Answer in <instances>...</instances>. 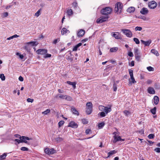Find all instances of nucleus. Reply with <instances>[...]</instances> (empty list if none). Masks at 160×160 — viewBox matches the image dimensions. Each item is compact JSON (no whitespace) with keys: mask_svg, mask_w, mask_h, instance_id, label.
Returning a JSON list of instances; mask_svg holds the SVG:
<instances>
[{"mask_svg":"<svg viewBox=\"0 0 160 160\" xmlns=\"http://www.w3.org/2000/svg\"><path fill=\"white\" fill-rule=\"evenodd\" d=\"M26 44L30 45L32 46H36L38 44V43L37 42H30L26 43Z\"/></svg>","mask_w":160,"mask_h":160,"instance_id":"6ab92c4d","label":"nucleus"},{"mask_svg":"<svg viewBox=\"0 0 160 160\" xmlns=\"http://www.w3.org/2000/svg\"><path fill=\"white\" fill-rule=\"evenodd\" d=\"M106 113L104 112H99L98 114V115H99L100 118H103L105 117L106 116Z\"/></svg>","mask_w":160,"mask_h":160,"instance_id":"cd10ccee","label":"nucleus"},{"mask_svg":"<svg viewBox=\"0 0 160 160\" xmlns=\"http://www.w3.org/2000/svg\"><path fill=\"white\" fill-rule=\"evenodd\" d=\"M117 152L115 150H113L110 151V152H108V157L112 155L115 154Z\"/></svg>","mask_w":160,"mask_h":160,"instance_id":"b1692460","label":"nucleus"},{"mask_svg":"<svg viewBox=\"0 0 160 160\" xmlns=\"http://www.w3.org/2000/svg\"><path fill=\"white\" fill-rule=\"evenodd\" d=\"M23 48L27 52H29L30 50L29 45L28 44H26V43L25 46L23 47Z\"/></svg>","mask_w":160,"mask_h":160,"instance_id":"c85d7f7f","label":"nucleus"},{"mask_svg":"<svg viewBox=\"0 0 160 160\" xmlns=\"http://www.w3.org/2000/svg\"><path fill=\"white\" fill-rule=\"evenodd\" d=\"M50 112V110L49 109H47L45 111L42 112V114H44V115H46L48 113H49Z\"/></svg>","mask_w":160,"mask_h":160,"instance_id":"72a5a7b5","label":"nucleus"},{"mask_svg":"<svg viewBox=\"0 0 160 160\" xmlns=\"http://www.w3.org/2000/svg\"><path fill=\"white\" fill-rule=\"evenodd\" d=\"M147 70L149 71H153L154 70V68L151 66L147 67Z\"/></svg>","mask_w":160,"mask_h":160,"instance_id":"79ce46f5","label":"nucleus"},{"mask_svg":"<svg viewBox=\"0 0 160 160\" xmlns=\"http://www.w3.org/2000/svg\"><path fill=\"white\" fill-rule=\"evenodd\" d=\"M45 54V56H44V58H50L51 57V54L47 53Z\"/></svg>","mask_w":160,"mask_h":160,"instance_id":"6e6d98bb","label":"nucleus"},{"mask_svg":"<svg viewBox=\"0 0 160 160\" xmlns=\"http://www.w3.org/2000/svg\"><path fill=\"white\" fill-rule=\"evenodd\" d=\"M7 156V154L4 153L2 155L0 156V160H2L5 159Z\"/></svg>","mask_w":160,"mask_h":160,"instance_id":"473e14b6","label":"nucleus"},{"mask_svg":"<svg viewBox=\"0 0 160 160\" xmlns=\"http://www.w3.org/2000/svg\"><path fill=\"white\" fill-rule=\"evenodd\" d=\"M157 3L154 1H151L148 3V7L150 9H154L156 8L157 6Z\"/></svg>","mask_w":160,"mask_h":160,"instance_id":"423d86ee","label":"nucleus"},{"mask_svg":"<svg viewBox=\"0 0 160 160\" xmlns=\"http://www.w3.org/2000/svg\"><path fill=\"white\" fill-rule=\"evenodd\" d=\"M85 34V31L81 29L79 31L78 33V36L79 37H82Z\"/></svg>","mask_w":160,"mask_h":160,"instance_id":"a211bd4d","label":"nucleus"},{"mask_svg":"<svg viewBox=\"0 0 160 160\" xmlns=\"http://www.w3.org/2000/svg\"><path fill=\"white\" fill-rule=\"evenodd\" d=\"M118 50V48L116 47L111 48L110 50V51L111 52H116Z\"/></svg>","mask_w":160,"mask_h":160,"instance_id":"7c9ffc66","label":"nucleus"},{"mask_svg":"<svg viewBox=\"0 0 160 160\" xmlns=\"http://www.w3.org/2000/svg\"><path fill=\"white\" fill-rule=\"evenodd\" d=\"M141 42L145 46H149V45L151 43L152 41L151 40H149L147 41H145L143 40H141Z\"/></svg>","mask_w":160,"mask_h":160,"instance_id":"9d476101","label":"nucleus"},{"mask_svg":"<svg viewBox=\"0 0 160 160\" xmlns=\"http://www.w3.org/2000/svg\"><path fill=\"white\" fill-rule=\"evenodd\" d=\"M105 123L104 122H102L101 123H99L98 125V128L99 129L102 128L104 126Z\"/></svg>","mask_w":160,"mask_h":160,"instance_id":"c756f323","label":"nucleus"},{"mask_svg":"<svg viewBox=\"0 0 160 160\" xmlns=\"http://www.w3.org/2000/svg\"><path fill=\"white\" fill-rule=\"evenodd\" d=\"M71 110L73 114L77 115V116L79 115V113L78 111L76 110V109L75 108L73 107L72 108Z\"/></svg>","mask_w":160,"mask_h":160,"instance_id":"2eb2a0df","label":"nucleus"},{"mask_svg":"<svg viewBox=\"0 0 160 160\" xmlns=\"http://www.w3.org/2000/svg\"><path fill=\"white\" fill-rule=\"evenodd\" d=\"M151 52L157 56H158L159 55V53L158 51L156 50L155 49H152L151 50Z\"/></svg>","mask_w":160,"mask_h":160,"instance_id":"393cba45","label":"nucleus"},{"mask_svg":"<svg viewBox=\"0 0 160 160\" xmlns=\"http://www.w3.org/2000/svg\"><path fill=\"white\" fill-rule=\"evenodd\" d=\"M60 41V38H58L56 39H55L53 41L52 43L54 44H56L58 42H59Z\"/></svg>","mask_w":160,"mask_h":160,"instance_id":"a18cd8bd","label":"nucleus"},{"mask_svg":"<svg viewBox=\"0 0 160 160\" xmlns=\"http://www.w3.org/2000/svg\"><path fill=\"white\" fill-rule=\"evenodd\" d=\"M18 79L20 81L22 82L23 81V78L21 76H20L18 78Z\"/></svg>","mask_w":160,"mask_h":160,"instance_id":"338daca9","label":"nucleus"},{"mask_svg":"<svg viewBox=\"0 0 160 160\" xmlns=\"http://www.w3.org/2000/svg\"><path fill=\"white\" fill-rule=\"evenodd\" d=\"M15 141H16L18 143H19L20 142H26L23 141L22 140H21V138L20 139H15Z\"/></svg>","mask_w":160,"mask_h":160,"instance_id":"a19ab883","label":"nucleus"},{"mask_svg":"<svg viewBox=\"0 0 160 160\" xmlns=\"http://www.w3.org/2000/svg\"><path fill=\"white\" fill-rule=\"evenodd\" d=\"M123 7L122 4L120 2H117L115 5L114 12L117 14H120L122 11Z\"/></svg>","mask_w":160,"mask_h":160,"instance_id":"f257e3e1","label":"nucleus"},{"mask_svg":"<svg viewBox=\"0 0 160 160\" xmlns=\"http://www.w3.org/2000/svg\"><path fill=\"white\" fill-rule=\"evenodd\" d=\"M148 92L150 94H154L155 92L153 88L149 87L148 89Z\"/></svg>","mask_w":160,"mask_h":160,"instance_id":"ddd939ff","label":"nucleus"},{"mask_svg":"<svg viewBox=\"0 0 160 160\" xmlns=\"http://www.w3.org/2000/svg\"><path fill=\"white\" fill-rule=\"evenodd\" d=\"M111 107L108 108L107 107H106L105 108L104 111L106 114H107L108 113L112 111V109L111 108Z\"/></svg>","mask_w":160,"mask_h":160,"instance_id":"f3484780","label":"nucleus"},{"mask_svg":"<svg viewBox=\"0 0 160 160\" xmlns=\"http://www.w3.org/2000/svg\"><path fill=\"white\" fill-rule=\"evenodd\" d=\"M108 18V16L105 17H102L98 18L97 21L96 22L97 23H102L103 22H105L107 21V19Z\"/></svg>","mask_w":160,"mask_h":160,"instance_id":"0eeeda50","label":"nucleus"},{"mask_svg":"<svg viewBox=\"0 0 160 160\" xmlns=\"http://www.w3.org/2000/svg\"><path fill=\"white\" fill-rule=\"evenodd\" d=\"M16 54L17 55H18L19 56V58L22 59V58H23V56L22 55H21L18 52H17Z\"/></svg>","mask_w":160,"mask_h":160,"instance_id":"13d9d810","label":"nucleus"},{"mask_svg":"<svg viewBox=\"0 0 160 160\" xmlns=\"http://www.w3.org/2000/svg\"><path fill=\"white\" fill-rule=\"evenodd\" d=\"M82 45L81 43H79L75 46L73 48L72 51H76L78 50V47H80Z\"/></svg>","mask_w":160,"mask_h":160,"instance_id":"4be33fe9","label":"nucleus"},{"mask_svg":"<svg viewBox=\"0 0 160 160\" xmlns=\"http://www.w3.org/2000/svg\"><path fill=\"white\" fill-rule=\"evenodd\" d=\"M105 107H106L102 105H100L99 106L98 108L99 110L102 111H103Z\"/></svg>","mask_w":160,"mask_h":160,"instance_id":"e433bc0d","label":"nucleus"},{"mask_svg":"<svg viewBox=\"0 0 160 160\" xmlns=\"http://www.w3.org/2000/svg\"><path fill=\"white\" fill-rule=\"evenodd\" d=\"M129 74L130 77L133 76V70H132L130 69H129Z\"/></svg>","mask_w":160,"mask_h":160,"instance_id":"09e8293b","label":"nucleus"},{"mask_svg":"<svg viewBox=\"0 0 160 160\" xmlns=\"http://www.w3.org/2000/svg\"><path fill=\"white\" fill-rule=\"evenodd\" d=\"M56 140L57 142H60L63 140V139L61 137H58L56 139Z\"/></svg>","mask_w":160,"mask_h":160,"instance_id":"4d7b16f0","label":"nucleus"},{"mask_svg":"<svg viewBox=\"0 0 160 160\" xmlns=\"http://www.w3.org/2000/svg\"><path fill=\"white\" fill-rule=\"evenodd\" d=\"M148 12V9L145 8H143L140 11V13L142 14L145 15L147 14Z\"/></svg>","mask_w":160,"mask_h":160,"instance_id":"f8f14e48","label":"nucleus"},{"mask_svg":"<svg viewBox=\"0 0 160 160\" xmlns=\"http://www.w3.org/2000/svg\"><path fill=\"white\" fill-rule=\"evenodd\" d=\"M123 113L126 116H128L130 114V112L128 110H124L123 111Z\"/></svg>","mask_w":160,"mask_h":160,"instance_id":"ea45409f","label":"nucleus"},{"mask_svg":"<svg viewBox=\"0 0 160 160\" xmlns=\"http://www.w3.org/2000/svg\"><path fill=\"white\" fill-rule=\"evenodd\" d=\"M3 15L4 17H7L8 16V12H4L3 13Z\"/></svg>","mask_w":160,"mask_h":160,"instance_id":"774afa93","label":"nucleus"},{"mask_svg":"<svg viewBox=\"0 0 160 160\" xmlns=\"http://www.w3.org/2000/svg\"><path fill=\"white\" fill-rule=\"evenodd\" d=\"M48 51L47 50L44 49H40L36 51L38 54L44 55L47 53Z\"/></svg>","mask_w":160,"mask_h":160,"instance_id":"6e6552de","label":"nucleus"},{"mask_svg":"<svg viewBox=\"0 0 160 160\" xmlns=\"http://www.w3.org/2000/svg\"><path fill=\"white\" fill-rule=\"evenodd\" d=\"M44 152L48 155H52L56 152V150L54 148H46L44 150Z\"/></svg>","mask_w":160,"mask_h":160,"instance_id":"20e7f679","label":"nucleus"},{"mask_svg":"<svg viewBox=\"0 0 160 160\" xmlns=\"http://www.w3.org/2000/svg\"><path fill=\"white\" fill-rule=\"evenodd\" d=\"M154 151L158 153L160 152V148H156L154 149Z\"/></svg>","mask_w":160,"mask_h":160,"instance_id":"bf43d9fd","label":"nucleus"},{"mask_svg":"<svg viewBox=\"0 0 160 160\" xmlns=\"http://www.w3.org/2000/svg\"><path fill=\"white\" fill-rule=\"evenodd\" d=\"M82 122L83 124H87L88 123V121L87 119H85V118L82 119Z\"/></svg>","mask_w":160,"mask_h":160,"instance_id":"58836bf2","label":"nucleus"},{"mask_svg":"<svg viewBox=\"0 0 160 160\" xmlns=\"http://www.w3.org/2000/svg\"><path fill=\"white\" fill-rule=\"evenodd\" d=\"M134 53L135 55L136 54H139V52L137 48H135L134 49Z\"/></svg>","mask_w":160,"mask_h":160,"instance_id":"de8ad7c7","label":"nucleus"},{"mask_svg":"<svg viewBox=\"0 0 160 160\" xmlns=\"http://www.w3.org/2000/svg\"><path fill=\"white\" fill-rule=\"evenodd\" d=\"M119 141H124V139H122L121 138L120 136H118L115 140H113V142L115 143Z\"/></svg>","mask_w":160,"mask_h":160,"instance_id":"5701e85b","label":"nucleus"},{"mask_svg":"<svg viewBox=\"0 0 160 160\" xmlns=\"http://www.w3.org/2000/svg\"><path fill=\"white\" fill-rule=\"evenodd\" d=\"M59 98L61 99H65L66 98L65 95H61L59 96Z\"/></svg>","mask_w":160,"mask_h":160,"instance_id":"69168bd1","label":"nucleus"},{"mask_svg":"<svg viewBox=\"0 0 160 160\" xmlns=\"http://www.w3.org/2000/svg\"><path fill=\"white\" fill-rule=\"evenodd\" d=\"M66 98H65V99L66 100L69 101H71L72 100V97L69 96L65 95Z\"/></svg>","mask_w":160,"mask_h":160,"instance_id":"4c0bfd02","label":"nucleus"},{"mask_svg":"<svg viewBox=\"0 0 160 160\" xmlns=\"http://www.w3.org/2000/svg\"><path fill=\"white\" fill-rule=\"evenodd\" d=\"M154 137V135L153 134H150L148 136V138L150 139L153 138Z\"/></svg>","mask_w":160,"mask_h":160,"instance_id":"5fc2aeb1","label":"nucleus"},{"mask_svg":"<svg viewBox=\"0 0 160 160\" xmlns=\"http://www.w3.org/2000/svg\"><path fill=\"white\" fill-rule=\"evenodd\" d=\"M86 106V112L87 114H90L92 111V104L91 102H89L87 103Z\"/></svg>","mask_w":160,"mask_h":160,"instance_id":"7ed1b4c3","label":"nucleus"},{"mask_svg":"<svg viewBox=\"0 0 160 160\" xmlns=\"http://www.w3.org/2000/svg\"><path fill=\"white\" fill-rule=\"evenodd\" d=\"M128 55L130 57H132L133 56L132 52H129L128 53Z\"/></svg>","mask_w":160,"mask_h":160,"instance_id":"680f3d73","label":"nucleus"},{"mask_svg":"<svg viewBox=\"0 0 160 160\" xmlns=\"http://www.w3.org/2000/svg\"><path fill=\"white\" fill-rule=\"evenodd\" d=\"M68 32H69V30H67L65 28H63L61 30V34L62 35H63L66 34Z\"/></svg>","mask_w":160,"mask_h":160,"instance_id":"a878e982","label":"nucleus"},{"mask_svg":"<svg viewBox=\"0 0 160 160\" xmlns=\"http://www.w3.org/2000/svg\"><path fill=\"white\" fill-rule=\"evenodd\" d=\"M116 33L115 32L112 35V36L114 37L116 39H120L121 38L120 35L118 32H116Z\"/></svg>","mask_w":160,"mask_h":160,"instance_id":"aec40b11","label":"nucleus"},{"mask_svg":"<svg viewBox=\"0 0 160 160\" xmlns=\"http://www.w3.org/2000/svg\"><path fill=\"white\" fill-rule=\"evenodd\" d=\"M130 78L131 80V81L130 80V79H129V81L130 83L132 82L133 83H134L136 82V81L135 80V79L133 77V76L130 77Z\"/></svg>","mask_w":160,"mask_h":160,"instance_id":"f704fd0d","label":"nucleus"},{"mask_svg":"<svg viewBox=\"0 0 160 160\" xmlns=\"http://www.w3.org/2000/svg\"><path fill=\"white\" fill-rule=\"evenodd\" d=\"M32 140L31 138H29L28 137H25V136H22L21 137V140H22L23 141H25L26 142H25V143H27V141H26V140Z\"/></svg>","mask_w":160,"mask_h":160,"instance_id":"412c9836","label":"nucleus"},{"mask_svg":"<svg viewBox=\"0 0 160 160\" xmlns=\"http://www.w3.org/2000/svg\"><path fill=\"white\" fill-rule=\"evenodd\" d=\"M159 102V99L158 96H155L153 98V102L155 105H157Z\"/></svg>","mask_w":160,"mask_h":160,"instance_id":"dca6fc26","label":"nucleus"},{"mask_svg":"<svg viewBox=\"0 0 160 160\" xmlns=\"http://www.w3.org/2000/svg\"><path fill=\"white\" fill-rule=\"evenodd\" d=\"M14 136L16 138H19L20 139H21L22 137H21L18 134H15Z\"/></svg>","mask_w":160,"mask_h":160,"instance_id":"0e129e2a","label":"nucleus"},{"mask_svg":"<svg viewBox=\"0 0 160 160\" xmlns=\"http://www.w3.org/2000/svg\"><path fill=\"white\" fill-rule=\"evenodd\" d=\"M21 150L23 151H28V149L25 147H22L21 148Z\"/></svg>","mask_w":160,"mask_h":160,"instance_id":"864d4df0","label":"nucleus"},{"mask_svg":"<svg viewBox=\"0 0 160 160\" xmlns=\"http://www.w3.org/2000/svg\"><path fill=\"white\" fill-rule=\"evenodd\" d=\"M121 31L127 37L131 38L132 37V34L130 30L122 29Z\"/></svg>","mask_w":160,"mask_h":160,"instance_id":"39448f33","label":"nucleus"},{"mask_svg":"<svg viewBox=\"0 0 160 160\" xmlns=\"http://www.w3.org/2000/svg\"><path fill=\"white\" fill-rule=\"evenodd\" d=\"M68 127L73 128H77L78 127V125L74 122L72 121L69 123Z\"/></svg>","mask_w":160,"mask_h":160,"instance_id":"1a4fd4ad","label":"nucleus"},{"mask_svg":"<svg viewBox=\"0 0 160 160\" xmlns=\"http://www.w3.org/2000/svg\"><path fill=\"white\" fill-rule=\"evenodd\" d=\"M136 59L137 61H139L140 59V56L139 54H136L135 55Z\"/></svg>","mask_w":160,"mask_h":160,"instance_id":"c9c22d12","label":"nucleus"},{"mask_svg":"<svg viewBox=\"0 0 160 160\" xmlns=\"http://www.w3.org/2000/svg\"><path fill=\"white\" fill-rule=\"evenodd\" d=\"M142 27H140L137 26V27H135V30L136 31H140L142 30Z\"/></svg>","mask_w":160,"mask_h":160,"instance_id":"3c124183","label":"nucleus"},{"mask_svg":"<svg viewBox=\"0 0 160 160\" xmlns=\"http://www.w3.org/2000/svg\"><path fill=\"white\" fill-rule=\"evenodd\" d=\"M112 11V8L110 7H106L102 8L101 11V13L103 15H108L110 14Z\"/></svg>","mask_w":160,"mask_h":160,"instance_id":"f03ea898","label":"nucleus"},{"mask_svg":"<svg viewBox=\"0 0 160 160\" xmlns=\"http://www.w3.org/2000/svg\"><path fill=\"white\" fill-rule=\"evenodd\" d=\"M64 123V122L63 121H61L59 122L58 124L59 127H60L62 126L63 125Z\"/></svg>","mask_w":160,"mask_h":160,"instance_id":"37998d69","label":"nucleus"},{"mask_svg":"<svg viewBox=\"0 0 160 160\" xmlns=\"http://www.w3.org/2000/svg\"><path fill=\"white\" fill-rule=\"evenodd\" d=\"M156 108L154 107L153 109H151L150 111L152 114L154 115L156 113Z\"/></svg>","mask_w":160,"mask_h":160,"instance_id":"2f4dec72","label":"nucleus"},{"mask_svg":"<svg viewBox=\"0 0 160 160\" xmlns=\"http://www.w3.org/2000/svg\"><path fill=\"white\" fill-rule=\"evenodd\" d=\"M133 40L137 44H139L140 43L139 39L137 38H133Z\"/></svg>","mask_w":160,"mask_h":160,"instance_id":"c03bdc74","label":"nucleus"},{"mask_svg":"<svg viewBox=\"0 0 160 160\" xmlns=\"http://www.w3.org/2000/svg\"><path fill=\"white\" fill-rule=\"evenodd\" d=\"M27 101L28 102H32L33 101V99L30 98H28L27 99Z\"/></svg>","mask_w":160,"mask_h":160,"instance_id":"052dcab7","label":"nucleus"},{"mask_svg":"<svg viewBox=\"0 0 160 160\" xmlns=\"http://www.w3.org/2000/svg\"><path fill=\"white\" fill-rule=\"evenodd\" d=\"M135 9V8L134 7H131L127 9V11L129 13H131L133 12H134Z\"/></svg>","mask_w":160,"mask_h":160,"instance_id":"4468645a","label":"nucleus"},{"mask_svg":"<svg viewBox=\"0 0 160 160\" xmlns=\"http://www.w3.org/2000/svg\"><path fill=\"white\" fill-rule=\"evenodd\" d=\"M67 13L68 16H71L73 14V12L71 9H68L67 12Z\"/></svg>","mask_w":160,"mask_h":160,"instance_id":"bb28decb","label":"nucleus"},{"mask_svg":"<svg viewBox=\"0 0 160 160\" xmlns=\"http://www.w3.org/2000/svg\"><path fill=\"white\" fill-rule=\"evenodd\" d=\"M41 9L38 10L35 13V16H36L37 17H38L40 14V12L41 11Z\"/></svg>","mask_w":160,"mask_h":160,"instance_id":"603ef678","label":"nucleus"},{"mask_svg":"<svg viewBox=\"0 0 160 160\" xmlns=\"http://www.w3.org/2000/svg\"><path fill=\"white\" fill-rule=\"evenodd\" d=\"M91 131V130L90 129H87L85 131V133L87 134H88Z\"/></svg>","mask_w":160,"mask_h":160,"instance_id":"e2e57ef3","label":"nucleus"},{"mask_svg":"<svg viewBox=\"0 0 160 160\" xmlns=\"http://www.w3.org/2000/svg\"><path fill=\"white\" fill-rule=\"evenodd\" d=\"M67 83L70 85H72L74 89L76 88V84L77 83L76 82H71L70 81H67Z\"/></svg>","mask_w":160,"mask_h":160,"instance_id":"9b49d317","label":"nucleus"},{"mask_svg":"<svg viewBox=\"0 0 160 160\" xmlns=\"http://www.w3.org/2000/svg\"><path fill=\"white\" fill-rule=\"evenodd\" d=\"M0 78L2 81H4L5 79V76L3 74H1L0 75Z\"/></svg>","mask_w":160,"mask_h":160,"instance_id":"49530a36","label":"nucleus"},{"mask_svg":"<svg viewBox=\"0 0 160 160\" xmlns=\"http://www.w3.org/2000/svg\"><path fill=\"white\" fill-rule=\"evenodd\" d=\"M117 84L114 82V83L113 84V91L115 92L117 90Z\"/></svg>","mask_w":160,"mask_h":160,"instance_id":"8fccbe9b","label":"nucleus"}]
</instances>
